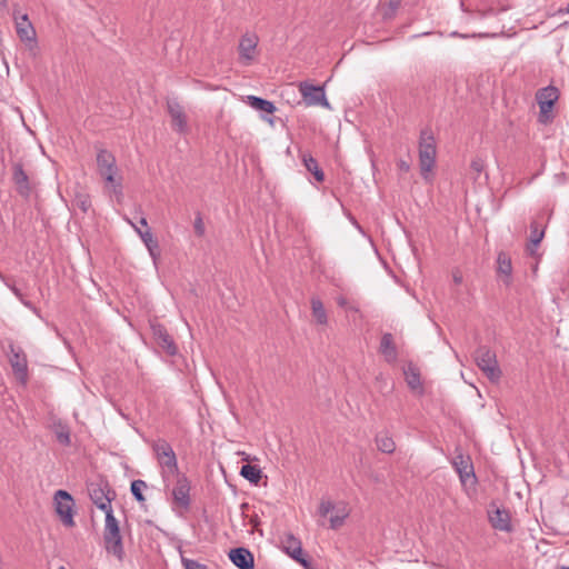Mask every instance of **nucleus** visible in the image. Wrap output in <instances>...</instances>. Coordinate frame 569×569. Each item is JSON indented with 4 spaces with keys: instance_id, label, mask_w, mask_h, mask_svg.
<instances>
[{
    "instance_id": "f257e3e1",
    "label": "nucleus",
    "mask_w": 569,
    "mask_h": 569,
    "mask_svg": "<svg viewBox=\"0 0 569 569\" xmlns=\"http://www.w3.org/2000/svg\"><path fill=\"white\" fill-rule=\"evenodd\" d=\"M437 161V143L431 130L423 129L419 138V167L425 181L432 180V172Z\"/></svg>"
},
{
    "instance_id": "f03ea898",
    "label": "nucleus",
    "mask_w": 569,
    "mask_h": 569,
    "mask_svg": "<svg viewBox=\"0 0 569 569\" xmlns=\"http://www.w3.org/2000/svg\"><path fill=\"white\" fill-rule=\"evenodd\" d=\"M152 450L160 466L161 477L166 488H169L174 475L180 473L177 456L171 445L164 439H158L152 445Z\"/></svg>"
},
{
    "instance_id": "7ed1b4c3",
    "label": "nucleus",
    "mask_w": 569,
    "mask_h": 569,
    "mask_svg": "<svg viewBox=\"0 0 569 569\" xmlns=\"http://www.w3.org/2000/svg\"><path fill=\"white\" fill-rule=\"evenodd\" d=\"M103 541L107 552L112 553L118 560L124 557L122 537L120 533L119 521L113 515V510L106 513Z\"/></svg>"
},
{
    "instance_id": "20e7f679",
    "label": "nucleus",
    "mask_w": 569,
    "mask_h": 569,
    "mask_svg": "<svg viewBox=\"0 0 569 569\" xmlns=\"http://www.w3.org/2000/svg\"><path fill=\"white\" fill-rule=\"evenodd\" d=\"M96 160L99 174L108 184L112 186L114 193H121V183L117 179L118 167L116 157L107 149H99Z\"/></svg>"
},
{
    "instance_id": "39448f33",
    "label": "nucleus",
    "mask_w": 569,
    "mask_h": 569,
    "mask_svg": "<svg viewBox=\"0 0 569 569\" xmlns=\"http://www.w3.org/2000/svg\"><path fill=\"white\" fill-rule=\"evenodd\" d=\"M475 360L479 369L490 381L497 382L500 379L501 370L499 368L496 353L488 347H479L475 352Z\"/></svg>"
},
{
    "instance_id": "423d86ee",
    "label": "nucleus",
    "mask_w": 569,
    "mask_h": 569,
    "mask_svg": "<svg viewBox=\"0 0 569 569\" xmlns=\"http://www.w3.org/2000/svg\"><path fill=\"white\" fill-rule=\"evenodd\" d=\"M89 497L97 508L104 513L112 511L111 501L116 497V492L110 488L107 481L91 482L88 486Z\"/></svg>"
},
{
    "instance_id": "0eeeda50",
    "label": "nucleus",
    "mask_w": 569,
    "mask_h": 569,
    "mask_svg": "<svg viewBox=\"0 0 569 569\" xmlns=\"http://www.w3.org/2000/svg\"><path fill=\"white\" fill-rule=\"evenodd\" d=\"M176 482L171 489L172 505L174 508L188 510L191 505V485L184 473L174 475Z\"/></svg>"
},
{
    "instance_id": "6e6552de",
    "label": "nucleus",
    "mask_w": 569,
    "mask_h": 569,
    "mask_svg": "<svg viewBox=\"0 0 569 569\" xmlns=\"http://www.w3.org/2000/svg\"><path fill=\"white\" fill-rule=\"evenodd\" d=\"M56 512L60 517L66 527H73V507L74 501L72 496L66 490H58L54 493Z\"/></svg>"
},
{
    "instance_id": "1a4fd4ad",
    "label": "nucleus",
    "mask_w": 569,
    "mask_h": 569,
    "mask_svg": "<svg viewBox=\"0 0 569 569\" xmlns=\"http://www.w3.org/2000/svg\"><path fill=\"white\" fill-rule=\"evenodd\" d=\"M9 362L17 380L26 386L28 381V361L23 350L13 345H9Z\"/></svg>"
},
{
    "instance_id": "9d476101",
    "label": "nucleus",
    "mask_w": 569,
    "mask_h": 569,
    "mask_svg": "<svg viewBox=\"0 0 569 569\" xmlns=\"http://www.w3.org/2000/svg\"><path fill=\"white\" fill-rule=\"evenodd\" d=\"M128 223L134 229V231L139 234L141 241L148 249V252L153 261L154 264H157L158 260L160 259L161 251L159 247L158 240L153 237L150 228L148 227L147 219L144 217H141L139 223L143 227H146L144 230H141L136 223H133L130 219H127Z\"/></svg>"
},
{
    "instance_id": "9b49d317",
    "label": "nucleus",
    "mask_w": 569,
    "mask_h": 569,
    "mask_svg": "<svg viewBox=\"0 0 569 569\" xmlns=\"http://www.w3.org/2000/svg\"><path fill=\"white\" fill-rule=\"evenodd\" d=\"M558 89L552 86H548L537 91L536 99L540 109V122L546 123L549 120L550 113L556 101L558 100Z\"/></svg>"
},
{
    "instance_id": "f8f14e48",
    "label": "nucleus",
    "mask_w": 569,
    "mask_h": 569,
    "mask_svg": "<svg viewBox=\"0 0 569 569\" xmlns=\"http://www.w3.org/2000/svg\"><path fill=\"white\" fill-rule=\"evenodd\" d=\"M299 91L307 106H322L330 108L326 98L325 89L320 86H313L308 82H300Z\"/></svg>"
},
{
    "instance_id": "ddd939ff",
    "label": "nucleus",
    "mask_w": 569,
    "mask_h": 569,
    "mask_svg": "<svg viewBox=\"0 0 569 569\" xmlns=\"http://www.w3.org/2000/svg\"><path fill=\"white\" fill-rule=\"evenodd\" d=\"M259 39L254 33H246L241 37L238 46L239 59L242 64L249 66L257 53Z\"/></svg>"
},
{
    "instance_id": "4468645a",
    "label": "nucleus",
    "mask_w": 569,
    "mask_h": 569,
    "mask_svg": "<svg viewBox=\"0 0 569 569\" xmlns=\"http://www.w3.org/2000/svg\"><path fill=\"white\" fill-rule=\"evenodd\" d=\"M167 109L171 118L172 129L181 134L187 133L189 131V127L183 107L176 100H168Z\"/></svg>"
},
{
    "instance_id": "2eb2a0df",
    "label": "nucleus",
    "mask_w": 569,
    "mask_h": 569,
    "mask_svg": "<svg viewBox=\"0 0 569 569\" xmlns=\"http://www.w3.org/2000/svg\"><path fill=\"white\" fill-rule=\"evenodd\" d=\"M490 525L499 531L510 532L512 530L510 513L506 509H500L491 505L488 510Z\"/></svg>"
},
{
    "instance_id": "dca6fc26",
    "label": "nucleus",
    "mask_w": 569,
    "mask_h": 569,
    "mask_svg": "<svg viewBox=\"0 0 569 569\" xmlns=\"http://www.w3.org/2000/svg\"><path fill=\"white\" fill-rule=\"evenodd\" d=\"M12 180L16 184L18 193L23 198H29L32 188L30 179L20 162H16L12 166Z\"/></svg>"
},
{
    "instance_id": "f3484780",
    "label": "nucleus",
    "mask_w": 569,
    "mask_h": 569,
    "mask_svg": "<svg viewBox=\"0 0 569 569\" xmlns=\"http://www.w3.org/2000/svg\"><path fill=\"white\" fill-rule=\"evenodd\" d=\"M16 31L18 37L23 42H36V30L30 22L28 14H14Z\"/></svg>"
},
{
    "instance_id": "a211bd4d",
    "label": "nucleus",
    "mask_w": 569,
    "mask_h": 569,
    "mask_svg": "<svg viewBox=\"0 0 569 569\" xmlns=\"http://www.w3.org/2000/svg\"><path fill=\"white\" fill-rule=\"evenodd\" d=\"M453 467L459 475L460 481L463 486L468 482H476V475L473 472V467L470 460L465 458L463 456H458L453 460Z\"/></svg>"
},
{
    "instance_id": "6ab92c4d",
    "label": "nucleus",
    "mask_w": 569,
    "mask_h": 569,
    "mask_svg": "<svg viewBox=\"0 0 569 569\" xmlns=\"http://www.w3.org/2000/svg\"><path fill=\"white\" fill-rule=\"evenodd\" d=\"M231 562L239 569H252L254 566L253 555L243 547L231 549L229 552Z\"/></svg>"
},
{
    "instance_id": "aec40b11",
    "label": "nucleus",
    "mask_w": 569,
    "mask_h": 569,
    "mask_svg": "<svg viewBox=\"0 0 569 569\" xmlns=\"http://www.w3.org/2000/svg\"><path fill=\"white\" fill-rule=\"evenodd\" d=\"M153 336L159 345L168 355L177 353V346L164 327L158 325L152 327Z\"/></svg>"
},
{
    "instance_id": "412c9836",
    "label": "nucleus",
    "mask_w": 569,
    "mask_h": 569,
    "mask_svg": "<svg viewBox=\"0 0 569 569\" xmlns=\"http://www.w3.org/2000/svg\"><path fill=\"white\" fill-rule=\"evenodd\" d=\"M380 352L383 355L386 361L390 363L397 360L398 352L391 333L386 332L382 335L380 341Z\"/></svg>"
},
{
    "instance_id": "4be33fe9",
    "label": "nucleus",
    "mask_w": 569,
    "mask_h": 569,
    "mask_svg": "<svg viewBox=\"0 0 569 569\" xmlns=\"http://www.w3.org/2000/svg\"><path fill=\"white\" fill-rule=\"evenodd\" d=\"M281 543L283 551L293 560L298 559V557H301V555H303L301 541L293 535H287L282 539Z\"/></svg>"
},
{
    "instance_id": "5701e85b",
    "label": "nucleus",
    "mask_w": 569,
    "mask_h": 569,
    "mask_svg": "<svg viewBox=\"0 0 569 569\" xmlns=\"http://www.w3.org/2000/svg\"><path fill=\"white\" fill-rule=\"evenodd\" d=\"M545 229L539 226L537 221H532L530 224V242L527 248L530 254H535L536 249L542 241Z\"/></svg>"
},
{
    "instance_id": "b1692460",
    "label": "nucleus",
    "mask_w": 569,
    "mask_h": 569,
    "mask_svg": "<svg viewBox=\"0 0 569 569\" xmlns=\"http://www.w3.org/2000/svg\"><path fill=\"white\" fill-rule=\"evenodd\" d=\"M497 271L506 277L505 283L509 284L512 273V264L510 257L505 252H499L497 258Z\"/></svg>"
},
{
    "instance_id": "393cba45",
    "label": "nucleus",
    "mask_w": 569,
    "mask_h": 569,
    "mask_svg": "<svg viewBox=\"0 0 569 569\" xmlns=\"http://www.w3.org/2000/svg\"><path fill=\"white\" fill-rule=\"evenodd\" d=\"M310 303L312 317L315 318L316 322L318 325H327L328 316L322 301L318 297H312Z\"/></svg>"
},
{
    "instance_id": "a878e982",
    "label": "nucleus",
    "mask_w": 569,
    "mask_h": 569,
    "mask_svg": "<svg viewBox=\"0 0 569 569\" xmlns=\"http://www.w3.org/2000/svg\"><path fill=\"white\" fill-rule=\"evenodd\" d=\"M302 162L306 169L315 176L318 182H322L325 180L323 171L319 168L318 161L311 154H302Z\"/></svg>"
},
{
    "instance_id": "bb28decb",
    "label": "nucleus",
    "mask_w": 569,
    "mask_h": 569,
    "mask_svg": "<svg viewBox=\"0 0 569 569\" xmlns=\"http://www.w3.org/2000/svg\"><path fill=\"white\" fill-rule=\"evenodd\" d=\"M248 103L253 109L260 110V111H263L267 113H273L276 111V106L271 101L256 97V96H248Z\"/></svg>"
},
{
    "instance_id": "cd10ccee",
    "label": "nucleus",
    "mask_w": 569,
    "mask_h": 569,
    "mask_svg": "<svg viewBox=\"0 0 569 569\" xmlns=\"http://www.w3.org/2000/svg\"><path fill=\"white\" fill-rule=\"evenodd\" d=\"M261 469L254 465H243L240 470V475L250 481L251 483L257 485L261 479Z\"/></svg>"
},
{
    "instance_id": "c85d7f7f",
    "label": "nucleus",
    "mask_w": 569,
    "mask_h": 569,
    "mask_svg": "<svg viewBox=\"0 0 569 569\" xmlns=\"http://www.w3.org/2000/svg\"><path fill=\"white\" fill-rule=\"evenodd\" d=\"M72 203L76 208L80 209L83 213H87L91 208V199L87 192H77L73 197Z\"/></svg>"
},
{
    "instance_id": "c756f323",
    "label": "nucleus",
    "mask_w": 569,
    "mask_h": 569,
    "mask_svg": "<svg viewBox=\"0 0 569 569\" xmlns=\"http://www.w3.org/2000/svg\"><path fill=\"white\" fill-rule=\"evenodd\" d=\"M406 382L411 390L421 389V378L417 369L409 367L405 371Z\"/></svg>"
},
{
    "instance_id": "7c9ffc66",
    "label": "nucleus",
    "mask_w": 569,
    "mask_h": 569,
    "mask_svg": "<svg viewBox=\"0 0 569 569\" xmlns=\"http://www.w3.org/2000/svg\"><path fill=\"white\" fill-rule=\"evenodd\" d=\"M378 449L385 453H391L396 449L395 441L388 436H378L376 438Z\"/></svg>"
},
{
    "instance_id": "2f4dec72",
    "label": "nucleus",
    "mask_w": 569,
    "mask_h": 569,
    "mask_svg": "<svg viewBox=\"0 0 569 569\" xmlns=\"http://www.w3.org/2000/svg\"><path fill=\"white\" fill-rule=\"evenodd\" d=\"M347 517H348V511L346 510L345 507L341 509H338L336 515H332L330 517V528L331 529L340 528L343 525Z\"/></svg>"
},
{
    "instance_id": "473e14b6",
    "label": "nucleus",
    "mask_w": 569,
    "mask_h": 569,
    "mask_svg": "<svg viewBox=\"0 0 569 569\" xmlns=\"http://www.w3.org/2000/svg\"><path fill=\"white\" fill-rule=\"evenodd\" d=\"M144 488H147V483L143 480L138 479L131 482V493L139 502H143L146 500L142 493Z\"/></svg>"
},
{
    "instance_id": "72a5a7b5",
    "label": "nucleus",
    "mask_w": 569,
    "mask_h": 569,
    "mask_svg": "<svg viewBox=\"0 0 569 569\" xmlns=\"http://www.w3.org/2000/svg\"><path fill=\"white\" fill-rule=\"evenodd\" d=\"M336 510V506L329 500H322L319 505L318 512L321 517H327L328 513Z\"/></svg>"
},
{
    "instance_id": "f704fd0d",
    "label": "nucleus",
    "mask_w": 569,
    "mask_h": 569,
    "mask_svg": "<svg viewBox=\"0 0 569 569\" xmlns=\"http://www.w3.org/2000/svg\"><path fill=\"white\" fill-rule=\"evenodd\" d=\"M182 565L184 569H207L204 565L199 563L196 560L182 558Z\"/></svg>"
},
{
    "instance_id": "c9c22d12",
    "label": "nucleus",
    "mask_w": 569,
    "mask_h": 569,
    "mask_svg": "<svg viewBox=\"0 0 569 569\" xmlns=\"http://www.w3.org/2000/svg\"><path fill=\"white\" fill-rule=\"evenodd\" d=\"M193 228H194V231H196V233L198 236H203V233H204V224H203L202 218L200 216H198L194 219Z\"/></svg>"
},
{
    "instance_id": "e433bc0d",
    "label": "nucleus",
    "mask_w": 569,
    "mask_h": 569,
    "mask_svg": "<svg viewBox=\"0 0 569 569\" xmlns=\"http://www.w3.org/2000/svg\"><path fill=\"white\" fill-rule=\"evenodd\" d=\"M471 169L479 174L483 170V161L481 159H475L470 164Z\"/></svg>"
},
{
    "instance_id": "4c0bfd02",
    "label": "nucleus",
    "mask_w": 569,
    "mask_h": 569,
    "mask_svg": "<svg viewBox=\"0 0 569 569\" xmlns=\"http://www.w3.org/2000/svg\"><path fill=\"white\" fill-rule=\"evenodd\" d=\"M295 560L299 562L305 569H313L310 560L305 555H301V557H298V559Z\"/></svg>"
},
{
    "instance_id": "58836bf2",
    "label": "nucleus",
    "mask_w": 569,
    "mask_h": 569,
    "mask_svg": "<svg viewBox=\"0 0 569 569\" xmlns=\"http://www.w3.org/2000/svg\"><path fill=\"white\" fill-rule=\"evenodd\" d=\"M57 437L62 445L68 446L70 443V436L68 432H59Z\"/></svg>"
},
{
    "instance_id": "ea45409f",
    "label": "nucleus",
    "mask_w": 569,
    "mask_h": 569,
    "mask_svg": "<svg viewBox=\"0 0 569 569\" xmlns=\"http://www.w3.org/2000/svg\"><path fill=\"white\" fill-rule=\"evenodd\" d=\"M398 168L403 172H408L410 170V164L405 160H400L398 162Z\"/></svg>"
},
{
    "instance_id": "a19ab883",
    "label": "nucleus",
    "mask_w": 569,
    "mask_h": 569,
    "mask_svg": "<svg viewBox=\"0 0 569 569\" xmlns=\"http://www.w3.org/2000/svg\"><path fill=\"white\" fill-rule=\"evenodd\" d=\"M453 281H455L457 284L461 283V282H462V276H461L459 272L455 273V274H453Z\"/></svg>"
},
{
    "instance_id": "79ce46f5",
    "label": "nucleus",
    "mask_w": 569,
    "mask_h": 569,
    "mask_svg": "<svg viewBox=\"0 0 569 569\" xmlns=\"http://www.w3.org/2000/svg\"><path fill=\"white\" fill-rule=\"evenodd\" d=\"M12 290H13V293H14L17 297L21 298V293H20V291H19L18 289L13 288Z\"/></svg>"
},
{
    "instance_id": "37998d69",
    "label": "nucleus",
    "mask_w": 569,
    "mask_h": 569,
    "mask_svg": "<svg viewBox=\"0 0 569 569\" xmlns=\"http://www.w3.org/2000/svg\"><path fill=\"white\" fill-rule=\"evenodd\" d=\"M7 6V0H0V7H6Z\"/></svg>"
},
{
    "instance_id": "c03bdc74",
    "label": "nucleus",
    "mask_w": 569,
    "mask_h": 569,
    "mask_svg": "<svg viewBox=\"0 0 569 569\" xmlns=\"http://www.w3.org/2000/svg\"><path fill=\"white\" fill-rule=\"evenodd\" d=\"M343 303H345V299H340V300H339V305H340V306H343Z\"/></svg>"
},
{
    "instance_id": "a18cd8bd",
    "label": "nucleus",
    "mask_w": 569,
    "mask_h": 569,
    "mask_svg": "<svg viewBox=\"0 0 569 569\" xmlns=\"http://www.w3.org/2000/svg\"><path fill=\"white\" fill-rule=\"evenodd\" d=\"M22 302L24 303V306L30 307L29 302H26V301H22Z\"/></svg>"
},
{
    "instance_id": "49530a36",
    "label": "nucleus",
    "mask_w": 569,
    "mask_h": 569,
    "mask_svg": "<svg viewBox=\"0 0 569 569\" xmlns=\"http://www.w3.org/2000/svg\"><path fill=\"white\" fill-rule=\"evenodd\" d=\"M566 11L569 13V2H568V4H567V9H566Z\"/></svg>"
},
{
    "instance_id": "de8ad7c7",
    "label": "nucleus",
    "mask_w": 569,
    "mask_h": 569,
    "mask_svg": "<svg viewBox=\"0 0 569 569\" xmlns=\"http://www.w3.org/2000/svg\"><path fill=\"white\" fill-rule=\"evenodd\" d=\"M561 569H569V566H563L561 567Z\"/></svg>"
},
{
    "instance_id": "09e8293b",
    "label": "nucleus",
    "mask_w": 569,
    "mask_h": 569,
    "mask_svg": "<svg viewBox=\"0 0 569 569\" xmlns=\"http://www.w3.org/2000/svg\"><path fill=\"white\" fill-rule=\"evenodd\" d=\"M58 569H67V568H66V567H63V566H61V567H59Z\"/></svg>"
}]
</instances>
